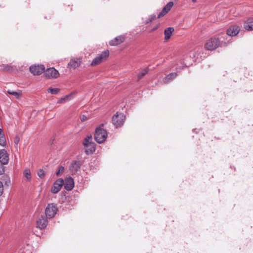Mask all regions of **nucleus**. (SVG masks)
I'll use <instances>...</instances> for the list:
<instances>
[{
    "label": "nucleus",
    "instance_id": "1a4fd4ad",
    "mask_svg": "<svg viewBox=\"0 0 253 253\" xmlns=\"http://www.w3.org/2000/svg\"><path fill=\"white\" fill-rule=\"evenodd\" d=\"M64 180L62 178L57 179L53 184V186L51 188V192L56 194L60 190L62 186L63 185Z\"/></svg>",
    "mask_w": 253,
    "mask_h": 253
},
{
    "label": "nucleus",
    "instance_id": "e433bc0d",
    "mask_svg": "<svg viewBox=\"0 0 253 253\" xmlns=\"http://www.w3.org/2000/svg\"><path fill=\"white\" fill-rule=\"evenodd\" d=\"M192 1L195 2H196V0H192Z\"/></svg>",
    "mask_w": 253,
    "mask_h": 253
},
{
    "label": "nucleus",
    "instance_id": "39448f33",
    "mask_svg": "<svg viewBox=\"0 0 253 253\" xmlns=\"http://www.w3.org/2000/svg\"><path fill=\"white\" fill-rule=\"evenodd\" d=\"M125 116L123 113L118 114L113 116L112 118L113 124L116 126V127L121 126H122L125 122Z\"/></svg>",
    "mask_w": 253,
    "mask_h": 253
},
{
    "label": "nucleus",
    "instance_id": "473e14b6",
    "mask_svg": "<svg viewBox=\"0 0 253 253\" xmlns=\"http://www.w3.org/2000/svg\"><path fill=\"white\" fill-rule=\"evenodd\" d=\"M4 169L2 166V164L0 163V175L4 173Z\"/></svg>",
    "mask_w": 253,
    "mask_h": 253
},
{
    "label": "nucleus",
    "instance_id": "f03ea898",
    "mask_svg": "<svg viewBox=\"0 0 253 253\" xmlns=\"http://www.w3.org/2000/svg\"><path fill=\"white\" fill-rule=\"evenodd\" d=\"M103 124H101L98 127L96 128L95 133L94 134V139L98 143L104 142L108 136L106 130L101 127Z\"/></svg>",
    "mask_w": 253,
    "mask_h": 253
},
{
    "label": "nucleus",
    "instance_id": "aec40b11",
    "mask_svg": "<svg viewBox=\"0 0 253 253\" xmlns=\"http://www.w3.org/2000/svg\"><path fill=\"white\" fill-rule=\"evenodd\" d=\"M6 144V142L4 135L3 133L2 129L0 128V145L4 146Z\"/></svg>",
    "mask_w": 253,
    "mask_h": 253
},
{
    "label": "nucleus",
    "instance_id": "f3484780",
    "mask_svg": "<svg viewBox=\"0 0 253 253\" xmlns=\"http://www.w3.org/2000/svg\"><path fill=\"white\" fill-rule=\"evenodd\" d=\"M244 28L247 31L253 30V18H249L244 23Z\"/></svg>",
    "mask_w": 253,
    "mask_h": 253
},
{
    "label": "nucleus",
    "instance_id": "7ed1b4c3",
    "mask_svg": "<svg viewBox=\"0 0 253 253\" xmlns=\"http://www.w3.org/2000/svg\"><path fill=\"white\" fill-rule=\"evenodd\" d=\"M240 28L239 26L233 25L230 26L227 30L226 33L222 35L223 39L225 41H229L230 39H228L230 37H233L236 36L240 32Z\"/></svg>",
    "mask_w": 253,
    "mask_h": 253
},
{
    "label": "nucleus",
    "instance_id": "4468645a",
    "mask_svg": "<svg viewBox=\"0 0 253 253\" xmlns=\"http://www.w3.org/2000/svg\"><path fill=\"white\" fill-rule=\"evenodd\" d=\"M125 40V37L123 36H119L109 42V44L112 46L118 45L122 43Z\"/></svg>",
    "mask_w": 253,
    "mask_h": 253
},
{
    "label": "nucleus",
    "instance_id": "9b49d317",
    "mask_svg": "<svg viewBox=\"0 0 253 253\" xmlns=\"http://www.w3.org/2000/svg\"><path fill=\"white\" fill-rule=\"evenodd\" d=\"M44 72L45 76L48 78H56L59 75L58 71L54 68H48Z\"/></svg>",
    "mask_w": 253,
    "mask_h": 253
},
{
    "label": "nucleus",
    "instance_id": "bb28decb",
    "mask_svg": "<svg viewBox=\"0 0 253 253\" xmlns=\"http://www.w3.org/2000/svg\"><path fill=\"white\" fill-rule=\"evenodd\" d=\"M71 96H72V94L67 95L65 96V97L61 98L60 100H59L58 102L59 103H62L65 102L66 101L69 100L70 99Z\"/></svg>",
    "mask_w": 253,
    "mask_h": 253
},
{
    "label": "nucleus",
    "instance_id": "2f4dec72",
    "mask_svg": "<svg viewBox=\"0 0 253 253\" xmlns=\"http://www.w3.org/2000/svg\"><path fill=\"white\" fill-rule=\"evenodd\" d=\"M3 192V186L2 183L0 181V196L2 194Z\"/></svg>",
    "mask_w": 253,
    "mask_h": 253
},
{
    "label": "nucleus",
    "instance_id": "f257e3e1",
    "mask_svg": "<svg viewBox=\"0 0 253 253\" xmlns=\"http://www.w3.org/2000/svg\"><path fill=\"white\" fill-rule=\"evenodd\" d=\"M220 42L225 46L229 42V40L225 41L222 35L219 38L213 37L207 41L205 47L208 50H213L218 47Z\"/></svg>",
    "mask_w": 253,
    "mask_h": 253
},
{
    "label": "nucleus",
    "instance_id": "5701e85b",
    "mask_svg": "<svg viewBox=\"0 0 253 253\" xmlns=\"http://www.w3.org/2000/svg\"><path fill=\"white\" fill-rule=\"evenodd\" d=\"M7 92L8 94L14 96L16 98H19L22 95L20 91H15L8 90Z\"/></svg>",
    "mask_w": 253,
    "mask_h": 253
},
{
    "label": "nucleus",
    "instance_id": "412c9836",
    "mask_svg": "<svg viewBox=\"0 0 253 253\" xmlns=\"http://www.w3.org/2000/svg\"><path fill=\"white\" fill-rule=\"evenodd\" d=\"M23 174L26 177L27 181H30L31 180V172L29 169H26L23 172Z\"/></svg>",
    "mask_w": 253,
    "mask_h": 253
},
{
    "label": "nucleus",
    "instance_id": "393cba45",
    "mask_svg": "<svg viewBox=\"0 0 253 253\" xmlns=\"http://www.w3.org/2000/svg\"><path fill=\"white\" fill-rule=\"evenodd\" d=\"M47 91L52 94H57L59 92V89L57 88L49 87Z\"/></svg>",
    "mask_w": 253,
    "mask_h": 253
},
{
    "label": "nucleus",
    "instance_id": "72a5a7b5",
    "mask_svg": "<svg viewBox=\"0 0 253 253\" xmlns=\"http://www.w3.org/2000/svg\"><path fill=\"white\" fill-rule=\"evenodd\" d=\"M80 119L82 122H84L87 120V117L84 115L81 116Z\"/></svg>",
    "mask_w": 253,
    "mask_h": 253
},
{
    "label": "nucleus",
    "instance_id": "7c9ffc66",
    "mask_svg": "<svg viewBox=\"0 0 253 253\" xmlns=\"http://www.w3.org/2000/svg\"><path fill=\"white\" fill-rule=\"evenodd\" d=\"M168 12H166V11L164 10L163 8L162 10V11L159 13V14L158 16V18H161L164 15H165Z\"/></svg>",
    "mask_w": 253,
    "mask_h": 253
},
{
    "label": "nucleus",
    "instance_id": "6ab92c4d",
    "mask_svg": "<svg viewBox=\"0 0 253 253\" xmlns=\"http://www.w3.org/2000/svg\"><path fill=\"white\" fill-rule=\"evenodd\" d=\"M174 31V28L173 27H169L167 28L164 32L165 34V39L166 40H169L172 32Z\"/></svg>",
    "mask_w": 253,
    "mask_h": 253
},
{
    "label": "nucleus",
    "instance_id": "6e6552de",
    "mask_svg": "<svg viewBox=\"0 0 253 253\" xmlns=\"http://www.w3.org/2000/svg\"><path fill=\"white\" fill-rule=\"evenodd\" d=\"M30 72L34 75H39L45 71L43 65H32L30 67Z\"/></svg>",
    "mask_w": 253,
    "mask_h": 253
},
{
    "label": "nucleus",
    "instance_id": "cd10ccee",
    "mask_svg": "<svg viewBox=\"0 0 253 253\" xmlns=\"http://www.w3.org/2000/svg\"><path fill=\"white\" fill-rule=\"evenodd\" d=\"M37 173H38V176L41 178H43L44 177L45 174V172L44 170H43L42 169H40L38 171Z\"/></svg>",
    "mask_w": 253,
    "mask_h": 253
},
{
    "label": "nucleus",
    "instance_id": "20e7f679",
    "mask_svg": "<svg viewBox=\"0 0 253 253\" xmlns=\"http://www.w3.org/2000/svg\"><path fill=\"white\" fill-rule=\"evenodd\" d=\"M109 55V51L106 50L102 52L100 54L98 55L92 61L91 66H95L100 64L103 60H106Z\"/></svg>",
    "mask_w": 253,
    "mask_h": 253
},
{
    "label": "nucleus",
    "instance_id": "c85d7f7f",
    "mask_svg": "<svg viewBox=\"0 0 253 253\" xmlns=\"http://www.w3.org/2000/svg\"><path fill=\"white\" fill-rule=\"evenodd\" d=\"M156 18V15L155 14L151 15L149 18L146 20V24H148L151 23L152 21H153Z\"/></svg>",
    "mask_w": 253,
    "mask_h": 253
},
{
    "label": "nucleus",
    "instance_id": "9d476101",
    "mask_svg": "<svg viewBox=\"0 0 253 253\" xmlns=\"http://www.w3.org/2000/svg\"><path fill=\"white\" fill-rule=\"evenodd\" d=\"M47 225V220L43 215H41L37 220V227L40 229L45 228Z\"/></svg>",
    "mask_w": 253,
    "mask_h": 253
},
{
    "label": "nucleus",
    "instance_id": "c9c22d12",
    "mask_svg": "<svg viewBox=\"0 0 253 253\" xmlns=\"http://www.w3.org/2000/svg\"><path fill=\"white\" fill-rule=\"evenodd\" d=\"M199 52H200V53H201V52H202V50H201L200 49V50H199Z\"/></svg>",
    "mask_w": 253,
    "mask_h": 253
},
{
    "label": "nucleus",
    "instance_id": "4be33fe9",
    "mask_svg": "<svg viewBox=\"0 0 253 253\" xmlns=\"http://www.w3.org/2000/svg\"><path fill=\"white\" fill-rule=\"evenodd\" d=\"M149 71V68H146L143 69L137 76L138 80H141L146 74H147Z\"/></svg>",
    "mask_w": 253,
    "mask_h": 253
},
{
    "label": "nucleus",
    "instance_id": "a878e982",
    "mask_svg": "<svg viewBox=\"0 0 253 253\" xmlns=\"http://www.w3.org/2000/svg\"><path fill=\"white\" fill-rule=\"evenodd\" d=\"M91 139H92L91 135L87 136L85 138V139H84V141L83 142V144L84 146V147L85 146L87 145L88 144H89V143L92 142L91 141Z\"/></svg>",
    "mask_w": 253,
    "mask_h": 253
},
{
    "label": "nucleus",
    "instance_id": "2eb2a0df",
    "mask_svg": "<svg viewBox=\"0 0 253 253\" xmlns=\"http://www.w3.org/2000/svg\"><path fill=\"white\" fill-rule=\"evenodd\" d=\"M81 63V59L77 58L76 59L71 60L68 65L69 68L75 69L79 67Z\"/></svg>",
    "mask_w": 253,
    "mask_h": 253
},
{
    "label": "nucleus",
    "instance_id": "f8f14e48",
    "mask_svg": "<svg viewBox=\"0 0 253 253\" xmlns=\"http://www.w3.org/2000/svg\"><path fill=\"white\" fill-rule=\"evenodd\" d=\"M64 188L67 191H71L74 187L75 183L73 178L71 177H67L63 182Z\"/></svg>",
    "mask_w": 253,
    "mask_h": 253
},
{
    "label": "nucleus",
    "instance_id": "c756f323",
    "mask_svg": "<svg viewBox=\"0 0 253 253\" xmlns=\"http://www.w3.org/2000/svg\"><path fill=\"white\" fill-rule=\"evenodd\" d=\"M64 169V168L63 166H60L58 168V170L56 172V174L57 176H59L60 174V173L62 172Z\"/></svg>",
    "mask_w": 253,
    "mask_h": 253
},
{
    "label": "nucleus",
    "instance_id": "b1692460",
    "mask_svg": "<svg viewBox=\"0 0 253 253\" xmlns=\"http://www.w3.org/2000/svg\"><path fill=\"white\" fill-rule=\"evenodd\" d=\"M173 5V2L172 1H170L168 2L163 8L166 11V12H168L170 10Z\"/></svg>",
    "mask_w": 253,
    "mask_h": 253
},
{
    "label": "nucleus",
    "instance_id": "ddd939ff",
    "mask_svg": "<svg viewBox=\"0 0 253 253\" xmlns=\"http://www.w3.org/2000/svg\"><path fill=\"white\" fill-rule=\"evenodd\" d=\"M9 160L8 155L5 150L2 149L0 151V163L2 165H6Z\"/></svg>",
    "mask_w": 253,
    "mask_h": 253
},
{
    "label": "nucleus",
    "instance_id": "a211bd4d",
    "mask_svg": "<svg viewBox=\"0 0 253 253\" xmlns=\"http://www.w3.org/2000/svg\"><path fill=\"white\" fill-rule=\"evenodd\" d=\"M177 76L176 73H171L169 74L163 80L164 83H168L175 79Z\"/></svg>",
    "mask_w": 253,
    "mask_h": 253
},
{
    "label": "nucleus",
    "instance_id": "0eeeda50",
    "mask_svg": "<svg viewBox=\"0 0 253 253\" xmlns=\"http://www.w3.org/2000/svg\"><path fill=\"white\" fill-rule=\"evenodd\" d=\"M82 164L80 161H74L71 163L69 170L72 175L76 174L80 169Z\"/></svg>",
    "mask_w": 253,
    "mask_h": 253
},
{
    "label": "nucleus",
    "instance_id": "f704fd0d",
    "mask_svg": "<svg viewBox=\"0 0 253 253\" xmlns=\"http://www.w3.org/2000/svg\"><path fill=\"white\" fill-rule=\"evenodd\" d=\"M158 26H158V25H157V26H155V27H154V28L151 30V32H153V31H155V30H157V28H158Z\"/></svg>",
    "mask_w": 253,
    "mask_h": 253
},
{
    "label": "nucleus",
    "instance_id": "423d86ee",
    "mask_svg": "<svg viewBox=\"0 0 253 253\" xmlns=\"http://www.w3.org/2000/svg\"><path fill=\"white\" fill-rule=\"evenodd\" d=\"M57 208L55 205L53 204H48L45 210V213L47 217L49 218L53 217L56 214Z\"/></svg>",
    "mask_w": 253,
    "mask_h": 253
},
{
    "label": "nucleus",
    "instance_id": "dca6fc26",
    "mask_svg": "<svg viewBox=\"0 0 253 253\" xmlns=\"http://www.w3.org/2000/svg\"><path fill=\"white\" fill-rule=\"evenodd\" d=\"M96 144L93 143H90L87 145L85 146V152L87 155L92 154L95 150Z\"/></svg>",
    "mask_w": 253,
    "mask_h": 253
}]
</instances>
